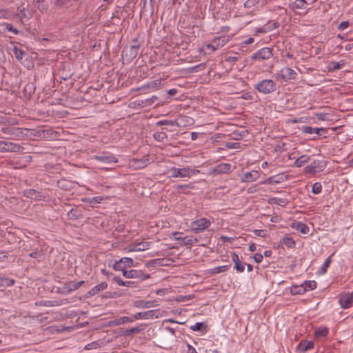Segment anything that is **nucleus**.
Masks as SVG:
<instances>
[{"instance_id":"69168bd1","label":"nucleus","mask_w":353,"mask_h":353,"mask_svg":"<svg viewBox=\"0 0 353 353\" xmlns=\"http://www.w3.org/2000/svg\"><path fill=\"white\" fill-rule=\"evenodd\" d=\"M139 48V45L138 43V41L137 39H134L132 41V44L130 46L129 48L132 49V50H135L138 52V49Z\"/></svg>"},{"instance_id":"5fc2aeb1","label":"nucleus","mask_w":353,"mask_h":353,"mask_svg":"<svg viewBox=\"0 0 353 353\" xmlns=\"http://www.w3.org/2000/svg\"><path fill=\"white\" fill-rule=\"evenodd\" d=\"M99 347V343L96 341L92 342L90 343H88L85 346V349L87 350H92V349H97Z\"/></svg>"},{"instance_id":"bf43d9fd","label":"nucleus","mask_w":353,"mask_h":353,"mask_svg":"<svg viewBox=\"0 0 353 353\" xmlns=\"http://www.w3.org/2000/svg\"><path fill=\"white\" fill-rule=\"evenodd\" d=\"M174 123L172 121L168 120H161L157 123V125H170L171 126H173Z\"/></svg>"},{"instance_id":"864d4df0","label":"nucleus","mask_w":353,"mask_h":353,"mask_svg":"<svg viewBox=\"0 0 353 353\" xmlns=\"http://www.w3.org/2000/svg\"><path fill=\"white\" fill-rule=\"evenodd\" d=\"M30 256L32 258H34L37 260H41L43 258V254L41 251H35L33 252H31L30 254Z\"/></svg>"},{"instance_id":"7ed1b4c3","label":"nucleus","mask_w":353,"mask_h":353,"mask_svg":"<svg viewBox=\"0 0 353 353\" xmlns=\"http://www.w3.org/2000/svg\"><path fill=\"white\" fill-rule=\"evenodd\" d=\"M211 221L206 218H200L190 223L191 230L195 233H200L211 225Z\"/></svg>"},{"instance_id":"5701e85b","label":"nucleus","mask_w":353,"mask_h":353,"mask_svg":"<svg viewBox=\"0 0 353 353\" xmlns=\"http://www.w3.org/2000/svg\"><path fill=\"white\" fill-rule=\"evenodd\" d=\"M149 278L148 274H145L141 270H129L128 279H139L145 280Z\"/></svg>"},{"instance_id":"8fccbe9b","label":"nucleus","mask_w":353,"mask_h":353,"mask_svg":"<svg viewBox=\"0 0 353 353\" xmlns=\"http://www.w3.org/2000/svg\"><path fill=\"white\" fill-rule=\"evenodd\" d=\"M259 3V0H247L244 3V7L246 8H251L254 7Z\"/></svg>"},{"instance_id":"a19ab883","label":"nucleus","mask_w":353,"mask_h":353,"mask_svg":"<svg viewBox=\"0 0 353 353\" xmlns=\"http://www.w3.org/2000/svg\"><path fill=\"white\" fill-rule=\"evenodd\" d=\"M292 8L296 9H306L307 5L305 3V0H295L292 3Z\"/></svg>"},{"instance_id":"f704fd0d","label":"nucleus","mask_w":353,"mask_h":353,"mask_svg":"<svg viewBox=\"0 0 353 353\" xmlns=\"http://www.w3.org/2000/svg\"><path fill=\"white\" fill-rule=\"evenodd\" d=\"M198 241L197 239L193 236H186L182 239V245L191 246Z\"/></svg>"},{"instance_id":"f03ea898","label":"nucleus","mask_w":353,"mask_h":353,"mask_svg":"<svg viewBox=\"0 0 353 353\" xmlns=\"http://www.w3.org/2000/svg\"><path fill=\"white\" fill-rule=\"evenodd\" d=\"M254 88L260 93L266 94L276 90V83L271 79H263L258 82Z\"/></svg>"},{"instance_id":"6e6d98bb","label":"nucleus","mask_w":353,"mask_h":353,"mask_svg":"<svg viewBox=\"0 0 353 353\" xmlns=\"http://www.w3.org/2000/svg\"><path fill=\"white\" fill-rule=\"evenodd\" d=\"M174 188L177 191H179L181 189L185 190L187 188H192V186L190 184L175 185Z\"/></svg>"},{"instance_id":"ddd939ff","label":"nucleus","mask_w":353,"mask_h":353,"mask_svg":"<svg viewBox=\"0 0 353 353\" xmlns=\"http://www.w3.org/2000/svg\"><path fill=\"white\" fill-rule=\"evenodd\" d=\"M278 26L279 25L276 22L268 23L262 27L256 28L254 30V35L256 36L259 34H265L269 32L276 29Z\"/></svg>"},{"instance_id":"0e129e2a","label":"nucleus","mask_w":353,"mask_h":353,"mask_svg":"<svg viewBox=\"0 0 353 353\" xmlns=\"http://www.w3.org/2000/svg\"><path fill=\"white\" fill-rule=\"evenodd\" d=\"M139 48V45L138 43V41L137 39H134L132 41V44L130 46L129 48L132 49V50H135L138 52V49Z\"/></svg>"},{"instance_id":"bb28decb","label":"nucleus","mask_w":353,"mask_h":353,"mask_svg":"<svg viewBox=\"0 0 353 353\" xmlns=\"http://www.w3.org/2000/svg\"><path fill=\"white\" fill-rule=\"evenodd\" d=\"M83 283V281L70 282L65 284L64 289L68 292H72L79 289Z\"/></svg>"},{"instance_id":"de8ad7c7","label":"nucleus","mask_w":353,"mask_h":353,"mask_svg":"<svg viewBox=\"0 0 353 353\" xmlns=\"http://www.w3.org/2000/svg\"><path fill=\"white\" fill-rule=\"evenodd\" d=\"M154 138L159 141H163L167 138V135L163 132H157L154 134Z\"/></svg>"},{"instance_id":"774afa93","label":"nucleus","mask_w":353,"mask_h":353,"mask_svg":"<svg viewBox=\"0 0 353 353\" xmlns=\"http://www.w3.org/2000/svg\"><path fill=\"white\" fill-rule=\"evenodd\" d=\"M205 49L210 50L211 52H214L217 50V49L215 48V46H214L212 41L205 46Z\"/></svg>"},{"instance_id":"39448f33","label":"nucleus","mask_w":353,"mask_h":353,"mask_svg":"<svg viewBox=\"0 0 353 353\" xmlns=\"http://www.w3.org/2000/svg\"><path fill=\"white\" fill-rule=\"evenodd\" d=\"M273 56L272 49L268 47H264L256 52H254L251 57V60L255 61H261L263 60L270 59Z\"/></svg>"},{"instance_id":"6ab92c4d","label":"nucleus","mask_w":353,"mask_h":353,"mask_svg":"<svg viewBox=\"0 0 353 353\" xmlns=\"http://www.w3.org/2000/svg\"><path fill=\"white\" fill-rule=\"evenodd\" d=\"M230 39L229 36H220L214 38L212 41L214 43V46H215V48L219 50L228 43L230 41Z\"/></svg>"},{"instance_id":"a211bd4d","label":"nucleus","mask_w":353,"mask_h":353,"mask_svg":"<svg viewBox=\"0 0 353 353\" xmlns=\"http://www.w3.org/2000/svg\"><path fill=\"white\" fill-rule=\"evenodd\" d=\"M232 261L234 263V270H236L238 272H243L245 270V263H243L239 255L236 252H232Z\"/></svg>"},{"instance_id":"09e8293b","label":"nucleus","mask_w":353,"mask_h":353,"mask_svg":"<svg viewBox=\"0 0 353 353\" xmlns=\"http://www.w3.org/2000/svg\"><path fill=\"white\" fill-rule=\"evenodd\" d=\"M13 53H14L15 57L18 60H21L22 59L23 52V51L21 50H20L17 47L14 46L13 48Z\"/></svg>"},{"instance_id":"4d7b16f0","label":"nucleus","mask_w":353,"mask_h":353,"mask_svg":"<svg viewBox=\"0 0 353 353\" xmlns=\"http://www.w3.org/2000/svg\"><path fill=\"white\" fill-rule=\"evenodd\" d=\"M349 25H350V23L348 21H342L339 25L338 29L341 31L345 30V29H347L349 27Z\"/></svg>"},{"instance_id":"423d86ee","label":"nucleus","mask_w":353,"mask_h":353,"mask_svg":"<svg viewBox=\"0 0 353 353\" xmlns=\"http://www.w3.org/2000/svg\"><path fill=\"white\" fill-rule=\"evenodd\" d=\"M91 160H95L105 164L116 163L118 159L108 152H102L90 157Z\"/></svg>"},{"instance_id":"2eb2a0df","label":"nucleus","mask_w":353,"mask_h":353,"mask_svg":"<svg viewBox=\"0 0 353 353\" xmlns=\"http://www.w3.org/2000/svg\"><path fill=\"white\" fill-rule=\"evenodd\" d=\"M150 163L148 158L133 159L130 161V165L134 169H142L145 168Z\"/></svg>"},{"instance_id":"e2e57ef3","label":"nucleus","mask_w":353,"mask_h":353,"mask_svg":"<svg viewBox=\"0 0 353 353\" xmlns=\"http://www.w3.org/2000/svg\"><path fill=\"white\" fill-rule=\"evenodd\" d=\"M254 234L258 236L265 237L266 236V231L263 230H255Z\"/></svg>"},{"instance_id":"4be33fe9","label":"nucleus","mask_w":353,"mask_h":353,"mask_svg":"<svg viewBox=\"0 0 353 353\" xmlns=\"http://www.w3.org/2000/svg\"><path fill=\"white\" fill-rule=\"evenodd\" d=\"M133 321H134L133 316H131V317H129V316H121V317H119V318H117V319H114L112 320L110 322V325H114V326H118V325H122V324H125V323H132Z\"/></svg>"},{"instance_id":"dca6fc26","label":"nucleus","mask_w":353,"mask_h":353,"mask_svg":"<svg viewBox=\"0 0 353 353\" xmlns=\"http://www.w3.org/2000/svg\"><path fill=\"white\" fill-rule=\"evenodd\" d=\"M327 129L325 128H312L311 126H303L302 132L305 134H316L318 136H321L327 133Z\"/></svg>"},{"instance_id":"c9c22d12","label":"nucleus","mask_w":353,"mask_h":353,"mask_svg":"<svg viewBox=\"0 0 353 353\" xmlns=\"http://www.w3.org/2000/svg\"><path fill=\"white\" fill-rule=\"evenodd\" d=\"M345 65V61L342 60L339 62L332 61L330 64L329 70L331 71L337 70L343 68Z\"/></svg>"},{"instance_id":"a18cd8bd","label":"nucleus","mask_w":353,"mask_h":353,"mask_svg":"<svg viewBox=\"0 0 353 353\" xmlns=\"http://www.w3.org/2000/svg\"><path fill=\"white\" fill-rule=\"evenodd\" d=\"M123 53H125V57H128V54H129V59L130 60L135 58L137 54H138V52L137 51H135V50H132V49L130 48H127L125 49Z\"/></svg>"},{"instance_id":"c756f323","label":"nucleus","mask_w":353,"mask_h":353,"mask_svg":"<svg viewBox=\"0 0 353 353\" xmlns=\"http://www.w3.org/2000/svg\"><path fill=\"white\" fill-rule=\"evenodd\" d=\"M143 330V327H141V325L137 326L135 327H132L130 329H126L124 331H123L121 335L124 336H129L130 335H132L134 334L139 333Z\"/></svg>"},{"instance_id":"20e7f679","label":"nucleus","mask_w":353,"mask_h":353,"mask_svg":"<svg viewBox=\"0 0 353 353\" xmlns=\"http://www.w3.org/2000/svg\"><path fill=\"white\" fill-rule=\"evenodd\" d=\"M114 270H123L130 268L135 266L133 259L130 257H122L114 262L113 264H109Z\"/></svg>"},{"instance_id":"473e14b6","label":"nucleus","mask_w":353,"mask_h":353,"mask_svg":"<svg viewBox=\"0 0 353 353\" xmlns=\"http://www.w3.org/2000/svg\"><path fill=\"white\" fill-rule=\"evenodd\" d=\"M229 268H230V265H225L214 267V268L209 270V271H210V273L212 274H219L221 272H226L229 270Z\"/></svg>"},{"instance_id":"79ce46f5","label":"nucleus","mask_w":353,"mask_h":353,"mask_svg":"<svg viewBox=\"0 0 353 353\" xmlns=\"http://www.w3.org/2000/svg\"><path fill=\"white\" fill-rule=\"evenodd\" d=\"M81 216V212L77 209H71L68 213V216L70 219H77Z\"/></svg>"},{"instance_id":"e433bc0d","label":"nucleus","mask_w":353,"mask_h":353,"mask_svg":"<svg viewBox=\"0 0 353 353\" xmlns=\"http://www.w3.org/2000/svg\"><path fill=\"white\" fill-rule=\"evenodd\" d=\"M136 243H137V250L138 252L148 250L151 245V242H148V241H140V242L136 241Z\"/></svg>"},{"instance_id":"c03bdc74","label":"nucleus","mask_w":353,"mask_h":353,"mask_svg":"<svg viewBox=\"0 0 353 353\" xmlns=\"http://www.w3.org/2000/svg\"><path fill=\"white\" fill-rule=\"evenodd\" d=\"M157 99L158 97L153 95L150 98L146 99L144 101H141V103H139V105H141L143 107L149 106L153 104L156 101H157Z\"/></svg>"},{"instance_id":"ea45409f","label":"nucleus","mask_w":353,"mask_h":353,"mask_svg":"<svg viewBox=\"0 0 353 353\" xmlns=\"http://www.w3.org/2000/svg\"><path fill=\"white\" fill-rule=\"evenodd\" d=\"M281 242L285 244L288 248H294L295 246V241L294 239L288 236H285L283 238Z\"/></svg>"},{"instance_id":"c85d7f7f","label":"nucleus","mask_w":353,"mask_h":353,"mask_svg":"<svg viewBox=\"0 0 353 353\" xmlns=\"http://www.w3.org/2000/svg\"><path fill=\"white\" fill-rule=\"evenodd\" d=\"M290 293L293 295L303 294L305 293V288H304L303 283L301 285H294L291 287Z\"/></svg>"},{"instance_id":"37998d69","label":"nucleus","mask_w":353,"mask_h":353,"mask_svg":"<svg viewBox=\"0 0 353 353\" xmlns=\"http://www.w3.org/2000/svg\"><path fill=\"white\" fill-rule=\"evenodd\" d=\"M332 262L331 256L327 257L324 263L322 264V265L320 268L319 272L321 274H323L327 272V269L329 267Z\"/></svg>"},{"instance_id":"052dcab7","label":"nucleus","mask_w":353,"mask_h":353,"mask_svg":"<svg viewBox=\"0 0 353 353\" xmlns=\"http://www.w3.org/2000/svg\"><path fill=\"white\" fill-rule=\"evenodd\" d=\"M263 256L261 254L256 253L253 256L254 261L257 263H261L263 261Z\"/></svg>"},{"instance_id":"338daca9","label":"nucleus","mask_w":353,"mask_h":353,"mask_svg":"<svg viewBox=\"0 0 353 353\" xmlns=\"http://www.w3.org/2000/svg\"><path fill=\"white\" fill-rule=\"evenodd\" d=\"M38 9L41 12H44L47 11L48 6L46 4L42 3H38Z\"/></svg>"},{"instance_id":"393cba45","label":"nucleus","mask_w":353,"mask_h":353,"mask_svg":"<svg viewBox=\"0 0 353 353\" xmlns=\"http://www.w3.org/2000/svg\"><path fill=\"white\" fill-rule=\"evenodd\" d=\"M108 288V283L106 282H101V283L94 286L90 289L88 294L89 296H94L101 291L105 290Z\"/></svg>"},{"instance_id":"4468645a","label":"nucleus","mask_w":353,"mask_h":353,"mask_svg":"<svg viewBox=\"0 0 353 353\" xmlns=\"http://www.w3.org/2000/svg\"><path fill=\"white\" fill-rule=\"evenodd\" d=\"M159 302L156 300L152 301H143L138 300L134 301V305L137 308H150L159 306Z\"/></svg>"},{"instance_id":"cd10ccee","label":"nucleus","mask_w":353,"mask_h":353,"mask_svg":"<svg viewBox=\"0 0 353 353\" xmlns=\"http://www.w3.org/2000/svg\"><path fill=\"white\" fill-rule=\"evenodd\" d=\"M14 17V12L10 8H0V19H11Z\"/></svg>"},{"instance_id":"9b49d317","label":"nucleus","mask_w":353,"mask_h":353,"mask_svg":"<svg viewBox=\"0 0 353 353\" xmlns=\"http://www.w3.org/2000/svg\"><path fill=\"white\" fill-rule=\"evenodd\" d=\"M339 303L344 309L350 308L353 305V291L350 293H345L340 296Z\"/></svg>"},{"instance_id":"a878e982","label":"nucleus","mask_w":353,"mask_h":353,"mask_svg":"<svg viewBox=\"0 0 353 353\" xmlns=\"http://www.w3.org/2000/svg\"><path fill=\"white\" fill-rule=\"evenodd\" d=\"M232 165L230 163H223L216 166L214 172L217 174H226L230 172Z\"/></svg>"},{"instance_id":"72a5a7b5","label":"nucleus","mask_w":353,"mask_h":353,"mask_svg":"<svg viewBox=\"0 0 353 353\" xmlns=\"http://www.w3.org/2000/svg\"><path fill=\"white\" fill-rule=\"evenodd\" d=\"M309 160L310 157L307 155H302L294 161V165L296 168H301L304 164L307 163Z\"/></svg>"},{"instance_id":"f8f14e48","label":"nucleus","mask_w":353,"mask_h":353,"mask_svg":"<svg viewBox=\"0 0 353 353\" xmlns=\"http://www.w3.org/2000/svg\"><path fill=\"white\" fill-rule=\"evenodd\" d=\"M260 177V173L257 170L247 172L243 174L241 181L243 183H250L257 180Z\"/></svg>"},{"instance_id":"aec40b11","label":"nucleus","mask_w":353,"mask_h":353,"mask_svg":"<svg viewBox=\"0 0 353 353\" xmlns=\"http://www.w3.org/2000/svg\"><path fill=\"white\" fill-rule=\"evenodd\" d=\"M290 226L292 228L300 232L303 234H307L310 232L309 227L306 224L301 221L292 223Z\"/></svg>"},{"instance_id":"6e6552de","label":"nucleus","mask_w":353,"mask_h":353,"mask_svg":"<svg viewBox=\"0 0 353 353\" xmlns=\"http://www.w3.org/2000/svg\"><path fill=\"white\" fill-rule=\"evenodd\" d=\"M296 72L290 68L285 67L280 70L276 73L277 78L284 81H289L295 79L296 77Z\"/></svg>"},{"instance_id":"2f4dec72","label":"nucleus","mask_w":353,"mask_h":353,"mask_svg":"<svg viewBox=\"0 0 353 353\" xmlns=\"http://www.w3.org/2000/svg\"><path fill=\"white\" fill-rule=\"evenodd\" d=\"M328 334V329L326 327H319L314 331V335L317 338L325 337Z\"/></svg>"},{"instance_id":"603ef678","label":"nucleus","mask_w":353,"mask_h":353,"mask_svg":"<svg viewBox=\"0 0 353 353\" xmlns=\"http://www.w3.org/2000/svg\"><path fill=\"white\" fill-rule=\"evenodd\" d=\"M137 243L136 241L129 245L128 247L124 248V251L127 253L132 252H138L137 250Z\"/></svg>"},{"instance_id":"f257e3e1","label":"nucleus","mask_w":353,"mask_h":353,"mask_svg":"<svg viewBox=\"0 0 353 353\" xmlns=\"http://www.w3.org/2000/svg\"><path fill=\"white\" fill-rule=\"evenodd\" d=\"M171 172L170 177L172 178H190L192 176L196 175L199 172V170H194L190 168H177L172 167L170 169Z\"/></svg>"},{"instance_id":"3c124183","label":"nucleus","mask_w":353,"mask_h":353,"mask_svg":"<svg viewBox=\"0 0 353 353\" xmlns=\"http://www.w3.org/2000/svg\"><path fill=\"white\" fill-rule=\"evenodd\" d=\"M203 326V323H202V322H197L194 325H191L190 327V328L192 331H201V332H203V330H202Z\"/></svg>"},{"instance_id":"58836bf2","label":"nucleus","mask_w":353,"mask_h":353,"mask_svg":"<svg viewBox=\"0 0 353 353\" xmlns=\"http://www.w3.org/2000/svg\"><path fill=\"white\" fill-rule=\"evenodd\" d=\"M300 347L303 352H305L306 351L313 348L314 343L311 341H305L300 343Z\"/></svg>"},{"instance_id":"13d9d810","label":"nucleus","mask_w":353,"mask_h":353,"mask_svg":"<svg viewBox=\"0 0 353 353\" xmlns=\"http://www.w3.org/2000/svg\"><path fill=\"white\" fill-rule=\"evenodd\" d=\"M14 280L12 279L6 278L3 279V285L6 286H12L14 284Z\"/></svg>"},{"instance_id":"49530a36","label":"nucleus","mask_w":353,"mask_h":353,"mask_svg":"<svg viewBox=\"0 0 353 353\" xmlns=\"http://www.w3.org/2000/svg\"><path fill=\"white\" fill-rule=\"evenodd\" d=\"M322 190V185L319 182H316L313 184L312 192L314 194H319Z\"/></svg>"},{"instance_id":"412c9836","label":"nucleus","mask_w":353,"mask_h":353,"mask_svg":"<svg viewBox=\"0 0 353 353\" xmlns=\"http://www.w3.org/2000/svg\"><path fill=\"white\" fill-rule=\"evenodd\" d=\"M19 146L11 142L0 141V152L15 151Z\"/></svg>"},{"instance_id":"9d476101","label":"nucleus","mask_w":353,"mask_h":353,"mask_svg":"<svg viewBox=\"0 0 353 353\" xmlns=\"http://www.w3.org/2000/svg\"><path fill=\"white\" fill-rule=\"evenodd\" d=\"M164 79H158L144 83L141 87L138 88L137 90H150L155 91L159 90L162 84Z\"/></svg>"},{"instance_id":"680f3d73","label":"nucleus","mask_w":353,"mask_h":353,"mask_svg":"<svg viewBox=\"0 0 353 353\" xmlns=\"http://www.w3.org/2000/svg\"><path fill=\"white\" fill-rule=\"evenodd\" d=\"M112 281L117 284L119 286H123L124 281H123L119 276H115L112 278Z\"/></svg>"},{"instance_id":"0eeeda50","label":"nucleus","mask_w":353,"mask_h":353,"mask_svg":"<svg viewBox=\"0 0 353 353\" xmlns=\"http://www.w3.org/2000/svg\"><path fill=\"white\" fill-rule=\"evenodd\" d=\"M161 316L159 310H149L147 312H140L133 315L134 321L138 319H153Z\"/></svg>"},{"instance_id":"f3484780","label":"nucleus","mask_w":353,"mask_h":353,"mask_svg":"<svg viewBox=\"0 0 353 353\" xmlns=\"http://www.w3.org/2000/svg\"><path fill=\"white\" fill-rule=\"evenodd\" d=\"M23 195L26 198H29L37 201H41L43 200L45 198V196L41 192H37L34 189H27L24 190Z\"/></svg>"},{"instance_id":"4c0bfd02","label":"nucleus","mask_w":353,"mask_h":353,"mask_svg":"<svg viewBox=\"0 0 353 353\" xmlns=\"http://www.w3.org/2000/svg\"><path fill=\"white\" fill-rule=\"evenodd\" d=\"M304 288H305V292L309 290H313L316 288L317 283L315 281H305L303 283Z\"/></svg>"},{"instance_id":"1a4fd4ad","label":"nucleus","mask_w":353,"mask_h":353,"mask_svg":"<svg viewBox=\"0 0 353 353\" xmlns=\"http://www.w3.org/2000/svg\"><path fill=\"white\" fill-rule=\"evenodd\" d=\"M325 168V163L321 160H314L309 165L305 168V172L308 174H315L320 172Z\"/></svg>"},{"instance_id":"b1692460","label":"nucleus","mask_w":353,"mask_h":353,"mask_svg":"<svg viewBox=\"0 0 353 353\" xmlns=\"http://www.w3.org/2000/svg\"><path fill=\"white\" fill-rule=\"evenodd\" d=\"M15 16L19 19V22L21 24H24L30 18V14H27L25 8H19L18 12L14 13Z\"/></svg>"},{"instance_id":"7c9ffc66","label":"nucleus","mask_w":353,"mask_h":353,"mask_svg":"<svg viewBox=\"0 0 353 353\" xmlns=\"http://www.w3.org/2000/svg\"><path fill=\"white\" fill-rule=\"evenodd\" d=\"M0 28H1L3 30H8V32H11L15 35H17L19 32L17 28H14L12 25L9 23H0Z\"/></svg>"}]
</instances>
